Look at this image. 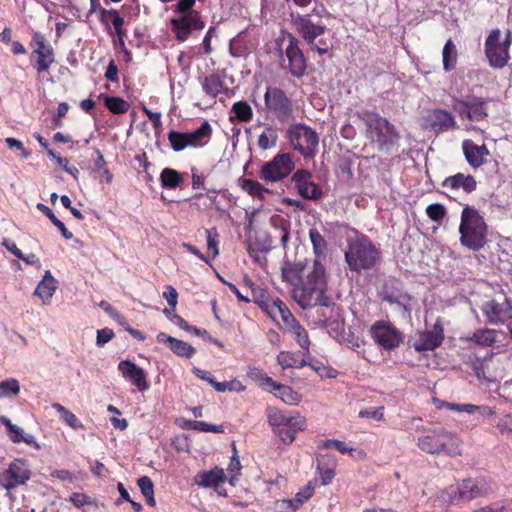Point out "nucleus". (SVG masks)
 I'll use <instances>...</instances> for the list:
<instances>
[{"label":"nucleus","mask_w":512,"mask_h":512,"mask_svg":"<svg viewBox=\"0 0 512 512\" xmlns=\"http://www.w3.org/2000/svg\"><path fill=\"white\" fill-rule=\"evenodd\" d=\"M307 265L303 274V284L292 290V297L303 309L317 305L329 307L331 299L326 295V268L319 258H305Z\"/></svg>","instance_id":"f257e3e1"},{"label":"nucleus","mask_w":512,"mask_h":512,"mask_svg":"<svg viewBox=\"0 0 512 512\" xmlns=\"http://www.w3.org/2000/svg\"><path fill=\"white\" fill-rule=\"evenodd\" d=\"M417 447L427 454L460 456L461 440L444 428L426 429L417 439Z\"/></svg>","instance_id":"f03ea898"},{"label":"nucleus","mask_w":512,"mask_h":512,"mask_svg":"<svg viewBox=\"0 0 512 512\" xmlns=\"http://www.w3.org/2000/svg\"><path fill=\"white\" fill-rule=\"evenodd\" d=\"M487 224L477 209L466 206L461 213L460 242L469 250L477 251L486 244Z\"/></svg>","instance_id":"7ed1b4c3"},{"label":"nucleus","mask_w":512,"mask_h":512,"mask_svg":"<svg viewBox=\"0 0 512 512\" xmlns=\"http://www.w3.org/2000/svg\"><path fill=\"white\" fill-rule=\"evenodd\" d=\"M267 419L273 432L287 445L293 443L297 433L306 428L305 417L298 413L268 408Z\"/></svg>","instance_id":"20e7f679"},{"label":"nucleus","mask_w":512,"mask_h":512,"mask_svg":"<svg viewBox=\"0 0 512 512\" xmlns=\"http://www.w3.org/2000/svg\"><path fill=\"white\" fill-rule=\"evenodd\" d=\"M365 123L367 138L377 145L380 151H389L400 139L396 127L378 114H368Z\"/></svg>","instance_id":"39448f33"},{"label":"nucleus","mask_w":512,"mask_h":512,"mask_svg":"<svg viewBox=\"0 0 512 512\" xmlns=\"http://www.w3.org/2000/svg\"><path fill=\"white\" fill-rule=\"evenodd\" d=\"M512 44V32L507 30L502 39L501 31L493 29L489 32L485 44L484 51L489 65L495 69L505 67L509 60V49Z\"/></svg>","instance_id":"423d86ee"},{"label":"nucleus","mask_w":512,"mask_h":512,"mask_svg":"<svg viewBox=\"0 0 512 512\" xmlns=\"http://www.w3.org/2000/svg\"><path fill=\"white\" fill-rule=\"evenodd\" d=\"M264 108L267 115L279 123H288L293 119V101L284 90L276 86H268L264 94Z\"/></svg>","instance_id":"0eeeda50"},{"label":"nucleus","mask_w":512,"mask_h":512,"mask_svg":"<svg viewBox=\"0 0 512 512\" xmlns=\"http://www.w3.org/2000/svg\"><path fill=\"white\" fill-rule=\"evenodd\" d=\"M292 22L298 34L307 42L311 49L316 50L320 55L326 54L329 51L330 45L324 40L316 38L323 35L326 31L324 25L314 23L310 15H294L291 13Z\"/></svg>","instance_id":"6e6552de"},{"label":"nucleus","mask_w":512,"mask_h":512,"mask_svg":"<svg viewBox=\"0 0 512 512\" xmlns=\"http://www.w3.org/2000/svg\"><path fill=\"white\" fill-rule=\"evenodd\" d=\"M291 146L304 158H313L317 153L319 136L315 130L304 124H294L287 130Z\"/></svg>","instance_id":"1a4fd4ad"},{"label":"nucleus","mask_w":512,"mask_h":512,"mask_svg":"<svg viewBox=\"0 0 512 512\" xmlns=\"http://www.w3.org/2000/svg\"><path fill=\"white\" fill-rule=\"evenodd\" d=\"M32 472L25 459L16 458L9 463L8 468L0 474V487L7 491V496L12 498L11 491L19 486L26 485Z\"/></svg>","instance_id":"9d476101"},{"label":"nucleus","mask_w":512,"mask_h":512,"mask_svg":"<svg viewBox=\"0 0 512 512\" xmlns=\"http://www.w3.org/2000/svg\"><path fill=\"white\" fill-rule=\"evenodd\" d=\"M286 39L287 46L282 55L281 66L294 77H302L305 74L307 63L303 52L299 48V40L292 34H288Z\"/></svg>","instance_id":"9b49d317"},{"label":"nucleus","mask_w":512,"mask_h":512,"mask_svg":"<svg viewBox=\"0 0 512 512\" xmlns=\"http://www.w3.org/2000/svg\"><path fill=\"white\" fill-rule=\"evenodd\" d=\"M374 342L385 350H394L403 341L401 332L389 321L378 320L370 327Z\"/></svg>","instance_id":"f8f14e48"},{"label":"nucleus","mask_w":512,"mask_h":512,"mask_svg":"<svg viewBox=\"0 0 512 512\" xmlns=\"http://www.w3.org/2000/svg\"><path fill=\"white\" fill-rule=\"evenodd\" d=\"M294 168L289 153L277 154L271 161L263 164L260 178L268 182H277L287 177Z\"/></svg>","instance_id":"ddd939ff"},{"label":"nucleus","mask_w":512,"mask_h":512,"mask_svg":"<svg viewBox=\"0 0 512 512\" xmlns=\"http://www.w3.org/2000/svg\"><path fill=\"white\" fill-rule=\"evenodd\" d=\"M454 110L461 119L472 122L483 121L488 117L487 101L477 96H467L464 100H456Z\"/></svg>","instance_id":"4468645a"},{"label":"nucleus","mask_w":512,"mask_h":512,"mask_svg":"<svg viewBox=\"0 0 512 512\" xmlns=\"http://www.w3.org/2000/svg\"><path fill=\"white\" fill-rule=\"evenodd\" d=\"M31 47L33 48L32 56H37V61L34 64L35 69L38 73L47 72L50 66L55 62V54L52 46L44 35L39 32H34Z\"/></svg>","instance_id":"2eb2a0df"},{"label":"nucleus","mask_w":512,"mask_h":512,"mask_svg":"<svg viewBox=\"0 0 512 512\" xmlns=\"http://www.w3.org/2000/svg\"><path fill=\"white\" fill-rule=\"evenodd\" d=\"M172 30L178 41H185L188 39L192 31L202 30L205 26L199 12L190 11L171 20Z\"/></svg>","instance_id":"dca6fc26"},{"label":"nucleus","mask_w":512,"mask_h":512,"mask_svg":"<svg viewBox=\"0 0 512 512\" xmlns=\"http://www.w3.org/2000/svg\"><path fill=\"white\" fill-rule=\"evenodd\" d=\"M444 340V329L439 320L431 330L420 332L413 341V348L417 352L432 351L438 348Z\"/></svg>","instance_id":"f3484780"},{"label":"nucleus","mask_w":512,"mask_h":512,"mask_svg":"<svg viewBox=\"0 0 512 512\" xmlns=\"http://www.w3.org/2000/svg\"><path fill=\"white\" fill-rule=\"evenodd\" d=\"M307 261L305 258H286L281 266L282 281L293 286V289L301 286L303 284V274L307 272L305 270Z\"/></svg>","instance_id":"a211bd4d"},{"label":"nucleus","mask_w":512,"mask_h":512,"mask_svg":"<svg viewBox=\"0 0 512 512\" xmlns=\"http://www.w3.org/2000/svg\"><path fill=\"white\" fill-rule=\"evenodd\" d=\"M307 261L305 258H286L281 266L282 281L293 286V289L301 286L303 284V274L307 272L305 270Z\"/></svg>","instance_id":"6ab92c4d"},{"label":"nucleus","mask_w":512,"mask_h":512,"mask_svg":"<svg viewBox=\"0 0 512 512\" xmlns=\"http://www.w3.org/2000/svg\"><path fill=\"white\" fill-rule=\"evenodd\" d=\"M343 228L348 232V252L345 253V256H372L377 253L375 246L365 235L345 226Z\"/></svg>","instance_id":"aec40b11"},{"label":"nucleus","mask_w":512,"mask_h":512,"mask_svg":"<svg viewBox=\"0 0 512 512\" xmlns=\"http://www.w3.org/2000/svg\"><path fill=\"white\" fill-rule=\"evenodd\" d=\"M482 311L490 324H503L512 318V305L506 298L502 301L492 299L486 302Z\"/></svg>","instance_id":"412c9836"},{"label":"nucleus","mask_w":512,"mask_h":512,"mask_svg":"<svg viewBox=\"0 0 512 512\" xmlns=\"http://www.w3.org/2000/svg\"><path fill=\"white\" fill-rule=\"evenodd\" d=\"M292 182L304 199L317 200L322 195L321 188L312 181V174L308 170H297L292 176Z\"/></svg>","instance_id":"4be33fe9"},{"label":"nucleus","mask_w":512,"mask_h":512,"mask_svg":"<svg viewBox=\"0 0 512 512\" xmlns=\"http://www.w3.org/2000/svg\"><path fill=\"white\" fill-rule=\"evenodd\" d=\"M118 370L123 377L128 379L139 391L149 389L145 371L130 360H122L118 364Z\"/></svg>","instance_id":"5701e85b"},{"label":"nucleus","mask_w":512,"mask_h":512,"mask_svg":"<svg viewBox=\"0 0 512 512\" xmlns=\"http://www.w3.org/2000/svg\"><path fill=\"white\" fill-rule=\"evenodd\" d=\"M463 153L470 166L478 168L486 162V157L489 155L487 147L483 145H476L472 140H464L462 143Z\"/></svg>","instance_id":"b1692460"},{"label":"nucleus","mask_w":512,"mask_h":512,"mask_svg":"<svg viewBox=\"0 0 512 512\" xmlns=\"http://www.w3.org/2000/svg\"><path fill=\"white\" fill-rule=\"evenodd\" d=\"M426 120L436 132H444L449 129L456 127V121L454 116L443 109H434L430 111L426 117Z\"/></svg>","instance_id":"393cba45"},{"label":"nucleus","mask_w":512,"mask_h":512,"mask_svg":"<svg viewBox=\"0 0 512 512\" xmlns=\"http://www.w3.org/2000/svg\"><path fill=\"white\" fill-rule=\"evenodd\" d=\"M156 338L159 343L166 344L169 349L179 357L190 359L196 353V349L189 343L169 336L164 332H160Z\"/></svg>","instance_id":"a878e982"},{"label":"nucleus","mask_w":512,"mask_h":512,"mask_svg":"<svg viewBox=\"0 0 512 512\" xmlns=\"http://www.w3.org/2000/svg\"><path fill=\"white\" fill-rule=\"evenodd\" d=\"M202 89L211 98H216L221 94L229 97L232 94L225 84L224 76L219 73H212L205 77L202 81Z\"/></svg>","instance_id":"bb28decb"},{"label":"nucleus","mask_w":512,"mask_h":512,"mask_svg":"<svg viewBox=\"0 0 512 512\" xmlns=\"http://www.w3.org/2000/svg\"><path fill=\"white\" fill-rule=\"evenodd\" d=\"M477 183L472 175L457 173L449 176L442 182V187L449 191L462 189L466 193H471L476 189Z\"/></svg>","instance_id":"cd10ccee"},{"label":"nucleus","mask_w":512,"mask_h":512,"mask_svg":"<svg viewBox=\"0 0 512 512\" xmlns=\"http://www.w3.org/2000/svg\"><path fill=\"white\" fill-rule=\"evenodd\" d=\"M58 288V281L49 270L45 271L42 280L38 283L34 295L38 296L44 305L51 303L52 297Z\"/></svg>","instance_id":"c85d7f7f"},{"label":"nucleus","mask_w":512,"mask_h":512,"mask_svg":"<svg viewBox=\"0 0 512 512\" xmlns=\"http://www.w3.org/2000/svg\"><path fill=\"white\" fill-rule=\"evenodd\" d=\"M487 492V487L484 481L478 479H465L460 484L459 496L462 500L470 501L472 499L481 497Z\"/></svg>","instance_id":"c756f323"},{"label":"nucleus","mask_w":512,"mask_h":512,"mask_svg":"<svg viewBox=\"0 0 512 512\" xmlns=\"http://www.w3.org/2000/svg\"><path fill=\"white\" fill-rule=\"evenodd\" d=\"M1 422L6 427L9 438L13 443L23 442L34 447L35 449H40V446L35 440V437L31 434H25L24 431L19 426L13 424L10 419L2 417Z\"/></svg>","instance_id":"7c9ffc66"},{"label":"nucleus","mask_w":512,"mask_h":512,"mask_svg":"<svg viewBox=\"0 0 512 512\" xmlns=\"http://www.w3.org/2000/svg\"><path fill=\"white\" fill-rule=\"evenodd\" d=\"M244 282L251 290V301L256 303L265 313L272 306V299L267 289L255 285L248 277L244 278Z\"/></svg>","instance_id":"2f4dec72"},{"label":"nucleus","mask_w":512,"mask_h":512,"mask_svg":"<svg viewBox=\"0 0 512 512\" xmlns=\"http://www.w3.org/2000/svg\"><path fill=\"white\" fill-rule=\"evenodd\" d=\"M226 475L222 468L215 467L210 471H201L195 476V481L203 487H213L225 482Z\"/></svg>","instance_id":"473e14b6"},{"label":"nucleus","mask_w":512,"mask_h":512,"mask_svg":"<svg viewBox=\"0 0 512 512\" xmlns=\"http://www.w3.org/2000/svg\"><path fill=\"white\" fill-rule=\"evenodd\" d=\"M270 393H274L277 398H280L285 404L288 405H298L302 400V395L299 392L295 391L288 385H283L277 383L276 381L271 387Z\"/></svg>","instance_id":"72a5a7b5"},{"label":"nucleus","mask_w":512,"mask_h":512,"mask_svg":"<svg viewBox=\"0 0 512 512\" xmlns=\"http://www.w3.org/2000/svg\"><path fill=\"white\" fill-rule=\"evenodd\" d=\"M212 135V127L208 121H204L199 128L194 131L187 132L186 136L190 147H202L207 144Z\"/></svg>","instance_id":"f704fd0d"},{"label":"nucleus","mask_w":512,"mask_h":512,"mask_svg":"<svg viewBox=\"0 0 512 512\" xmlns=\"http://www.w3.org/2000/svg\"><path fill=\"white\" fill-rule=\"evenodd\" d=\"M449 410L456 412H466L468 414L478 413L484 418H490L496 414L494 408L487 405H474V404H456V403H444Z\"/></svg>","instance_id":"c9c22d12"},{"label":"nucleus","mask_w":512,"mask_h":512,"mask_svg":"<svg viewBox=\"0 0 512 512\" xmlns=\"http://www.w3.org/2000/svg\"><path fill=\"white\" fill-rule=\"evenodd\" d=\"M267 314L273 319L280 318L285 327L297 320L286 303L279 298H275L272 301V306L267 311Z\"/></svg>","instance_id":"e433bc0d"},{"label":"nucleus","mask_w":512,"mask_h":512,"mask_svg":"<svg viewBox=\"0 0 512 512\" xmlns=\"http://www.w3.org/2000/svg\"><path fill=\"white\" fill-rule=\"evenodd\" d=\"M285 328L287 329V331L290 334L293 335L295 341L305 351L304 355H309L310 340H309L308 332L299 323V321L295 320L294 322H292Z\"/></svg>","instance_id":"4c0bfd02"},{"label":"nucleus","mask_w":512,"mask_h":512,"mask_svg":"<svg viewBox=\"0 0 512 512\" xmlns=\"http://www.w3.org/2000/svg\"><path fill=\"white\" fill-rule=\"evenodd\" d=\"M306 356L303 354V358L299 359L298 354L296 352L291 351H281L277 355V363L282 367V369H290V368H303L306 366Z\"/></svg>","instance_id":"58836bf2"},{"label":"nucleus","mask_w":512,"mask_h":512,"mask_svg":"<svg viewBox=\"0 0 512 512\" xmlns=\"http://www.w3.org/2000/svg\"><path fill=\"white\" fill-rule=\"evenodd\" d=\"M100 20L104 24H108V17H111V24L115 29L116 34L121 38L124 35L123 26L124 19L118 14V12L114 9L107 10L104 8H99Z\"/></svg>","instance_id":"ea45409f"},{"label":"nucleus","mask_w":512,"mask_h":512,"mask_svg":"<svg viewBox=\"0 0 512 512\" xmlns=\"http://www.w3.org/2000/svg\"><path fill=\"white\" fill-rule=\"evenodd\" d=\"M443 68L446 72L453 70L457 62L456 46L451 39H448L442 51Z\"/></svg>","instance_id":"a19ab883"},{"label":"nucleus","mask_w":512,"mask_h":512,"mask_svg":"<svg viewBox=\"0 0 512 512\" xmlns=\"http://www.w3.org/2000/svg\"><path fill=\"white\" fill-rule=\"evenodd\" d=\"M247 376L258 383V385L265 391L271 392V387L274 385L275 380L267 375L259 367H250Z\"/></svg>","instance_id":"79ce46f5"},{"label":"nucleus","mask_w":512,"mask_h":512,"mask_svg":"<svg viewBox=\"0 0 512 512\" xmlns=\"http://www.w3.org/2000/svg\"><path fill=\"white\" fill-rule=\"evenodd\" d=\"M278 141V132L275 126H267L258 138V147L262 150H268L276 146Z\"/></svg>","instance_id":"37998d69"},{"label":"nucleus","mask_w":512,"mask_h":512,"mask_svg":"<svg viewBox=\"0 0 512 512\" xmlns=\"http://www.w3.org/2000/svg\"><path fill=\"white\" fill-rule=\"evenodd\" d=\"M183 180L182 175L171 168H165L160 174L161 185L164 188L174 189L178 187Z\"/></svg>","instance_id":"c03bdc74"},{"label":"nucleus","mask_w":512,"mask_h":512,"mask_svg":"<svg viewBox=\"0 0 512 512\" xmlns=\"http://www.w3.org/2000/svg\"><path fill=\"white\" fill-rule=\"evenodd\" d=\"M231 113L234 117L244 123L250 122L253 118L251 106L246 101H238L232 105Z\"/></svg>","instance_id":"a18cd8bd"},{"label":"nucleus","mask_w":512,"mask_h":512,"mask_svg":"<svg viewBox=\"0 0 512 512\" xmlns=\"http://www.w3.org/2000/svg\"><path fill=\"white\" fill-rule=\"evenodd\" d=\"M470 341H473L482 347H490L496 341L495 331L492 329L476 330L471 336Z\"/></svg>","instance_id":"49530a36"},{"label":"nucleus","mask_w":512,"mask_h":512,"mask_svg":"<svg viewBox=\"0 0 512 512\" xmlns=\"http://www.w3.org/2000/svg\"><path fill=\"white\" fill-rule=\"evenodd\" d=\"M104 104L113 114H124L130 108V105L127 101L115 96H105Z\"/></svg>","instance_id":"de8ad7c7"},{"label":"nucleus","mask_w":512,"mask_h":512,"mask_svg":"<svg viewBox=\"0 0 512 512\" xmlns=\"http://www.w3.org/2000/svg\"><path fill=\"white\" fill-rule=\"evenodd\" d=\"M52 407L59 413L60 419L63 422H65L68 426L74 429L82 427V424L80 423L76 415L70 410H68L66 407H64L62 404L53 403Z\"/></svg>","instance_id":"09e8293b"},{"label":"nucleus","mask_w":512,"mask_h":512,"mask_svg":"<svg viewBox=\"0 0 512 512\" xmlns=\"http://www.w3.org/2000/svg\"><path fill=\"white\" fill-rule=\"evenodd\" d=\"M37 208L41 210L51 220V222L59 229L64 238H72V233L67 230L65 224L54 215L53 211L49 207L42 203H39L37 205Z\"/></svg>","instance_id":"8fccbe9b"},{"label":"nucleus","mask_w":512,"mask_h":512,"mask_svg":"<svg viewBox=\"0 0 512 512\" xmlns=\"http://www.w3.org/2000/svg\"><path fill=\"white\" fill-rule=\"evenodd\" d=\"M232 447H233V455L231 456L227 471H228V474L230 475L229 483L231 485H235V482L238 480V476L240 475L242 466H241L238 452H237V449H236V446L234 443H233Z\"/></svg>","instance_id":"3c124183"},{"label":"nucleus","mask_w":512,"mask_h":512,"mask_svg":"<svg viewBox=\"0 0 512 512\" xmlns=\"http://www.w3.org/2000/svg\"><path fill=\"white\" fill-rule=\"evenodd\" d=\"M20 393L19 381L15 378H9L0 382V398L14 397Z\"/></svg>","instance_id":"603ef678"},{"label":"nucleus","mask_w":512,"mask_h":512,"mask_svg":"<svg viewBox=\"0 0 512 512\" xmlns=\"http://www.w3.org/2000/svg\"><path fill=\"white\" fill-rule=\"evenodd\" d=\"M168 140L170 142L171 148L176 152L182 151L185 148L190 147L186 133L170 131L168 133Z\"/></svg>","instance_id":"864d4df0"},{"label":"nucleus","mask_w":512,"mask_h":512,"mask_svg":"<svg viewBox=\"0 0 512 512\" xmlns=\"http://www.w3.org/2000/svg\"><path fill=\"white\" fill-rule=\"evenodd\" d=\"M375 259L376 258H345L350 270L356 273L374 267Z\"/></svg>","instance_id":"5fc2aeb1"},{"label":"nucleus","mask_w":512,"mask_h":512,"mask_svg":"<svg viewBox=\"0 0 512 512\" xmlns=\"http://www.w3.org/2000/svg\"><path fill=\"white\" fill-rule=\"evenodd\" d=\"M306 366L310 367L321 377H335L333 372H335L331 367L324 365L321 361L316 358H309L306 356Z\"/></svg>","instance_id":"6e6d98bb"},{"label":"nucleus","mask_w":512,"mask_h":512,"mask_svg":"<svg viewBox=\"0 0 512 512\" xmlns=\"http://www.w3.org/2000/svg\"><path fill=\"white\" fill-rule=\"evenodd\" d=\"M188 428L199 432L224 433L222 425H214L205 421L192 420L188 422Z\"/></svg>","instance_id":"4d7b16f0"},{"label":"nucleus","mask_w":512,"mask_h":512,"mask_svg":"<svg viewBox=\"0 0 512 512\" xmlns=\"http://www.w3.org/2000/svg\"><path fill=\"white\" fill-rule=\"evenodd\" d=\"M309 236H310V240L312 242L315 254L317 256L323 255L327 249V243H326V240L324 239V237L315 228L310 229Z\"/></svg>","instance_id":"13d9d810"},{"label":"nucleus","mask_w":512,"mask_h":512,"mask_svg":"<svg viewBox=\"0 0 512 512\" xmlns=\"http://www.w3.org/2000/svg\"><path fill=\"white\" fill-rule=\"evenodd\" d=\"M96 154H97V158L95 159V162H94L96 171L100 174L102 181L106 182L107 184H110L113 180V175L106 168V161L104 159V156L101 154V152L99 150H97Z\"/></svg>","instance_id":"bf43d9fd"},{"label":"nucleus","mask_w":512,"mask_h":512,"mask_svg":"<svg viewBox=\"0 0 512 512\" xmlns=\"http://www.w3.org/2000/svg\"><path fill=\"white\" fill-rule=\"evenodd\" d=\"M318 448L320 449H335L341 454L351 453L354 451L353 448L349 447L347 443L336 440V439H328L321 441V443L318 445Z\"/></svg>","instance_id":"052dcab7"},{"label":"nucleus","mask_w":512,"mask_h":512,"mask_svg":"<svg viewBox=\"0 0 512 512\" xmlns=\"http://www.w3.org/2000/svg\"><path fill=\"white\" fill-rule=\"evenodd\" d=\"M213 388L218 392H225V391H235V392H242L246 389V387L242 384L241 381L237 379H233L231 381H225V382H218L213 383Z\"/></svg>","instance_id":"680f3d73"},{"label":"nucleus","mask_w":512,"mask_h":512,"mask_svg":"<svg viewBox=\"0 0 512 512\" xmlns=\"http://www.w3.org/2000/svg\"><path fill=\"white\" fill-rule=\"evenodd\" d=\"M446 209L440 203H433L427 206L426 214L427 216L435 222H441L446 216Z\"/></svg>","instance_id":"e2e57ef3"},{"label":"nucleus","mask_w":512,"mask_h":512,"mask_svg":"<svg viewBox=\"0 0 512 512\" xmlns=\"http://www.w3.org/2000/svg\"><path fill=\"white\" fill-rule=\"evenodd\" d=\"M496 428L500 435H512V413H507L496 422Z\"/></svg>","instance_id":"0e129e2a"},{"label":"nucleus","mask_w":512,"mask_h":512,"mask_svg":"<svg viewBox=\"0 0 512 512\" xmlns=\"http://www.w3.org/2000/svg\"><path fill=\"white\" fill-rule=\"evenodd\" d=\"M242 189L252 196H262L264 192L263 186L252 179H244L242 182Z\"/></svg>","instance_id":"69168bd1"},{"label":"nucleus","mask_w":512,"mask_h":512,"mask_svg":"<svg viewBox=\"0 0 512 512\" xmlns=\"http://www.w3.org/2000/svg\"><path fill=\"white\" fill-rule=\"evenodd\" d=\"M206 234H207L208 252L210 254H212V256H217L219 254V250L217 247L219 235H218L216 229L206 230Z\"/></svg>","instance_id":"338daca9"},{"label":"nucleus","mask_w":512,"mask_h":512,"mask_svg":"<svg viewBox=\"0 0 512 512\" xmlns=\"http://www.w3.org/2000/svg\"><path fill=\"white\" fill-rule=\"evenodd\" d=\"M479 512H512V500L505 504H493L482 508Z\"/></svg>","instance_id":"774afa93"}]
</instances>
